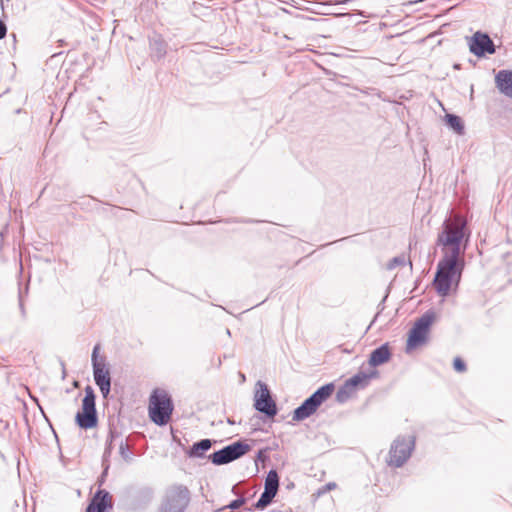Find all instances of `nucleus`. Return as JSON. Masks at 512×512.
I'll use <instances>...</instances> for the list:
<instances>
[{
    "mask_svg": "<svg viewBox=\"0 0 512 512\" xmlns=\"http://www.w3.org/2000/svg\"><path fill=\"white\" fill-rule=\"evenodd\" d=\"M334 390L335 385L332 382L320 386L294 409L292 413V420L300 422L312 416L318 408L330 398Z\"/></svg>",
    "mask_w": 512,
    "mask_h": 512,
    "instance_id": "3",
    "label": "nucleus"
},
{
    "mask_svg": "<svg viewBox=\"0 0 512 512\" xmlns=\"http://www.w3.org/2000/svg\"><path fill=\"white\" fill-rule=\"evenodd\" d=\"M99 422L96 405H82L75 415L76 425L83 430L97 427Z\"/></svg>",
    "mask_w": 512,
    "mask_h": 512,
    "instance_id": "12",
    "label": "nucleus"
},
{
    "mask_svg": "<svg viewBox=\"0 0 512 512\" xmlns=\"http://www.w3.org/2000/svg\"><path fill=\"white\" fill-rule=\"evenodd\" d=\"M6 35H7V25L2 19H0V40L5 38Z\"/></svg>",
    "mask_w": 512,
    "mask_h": 512,
    "instance_id": "33",
    "label": "nucleus"
},
{
    "mask_svg": "<svg viewBox=\"0 0 512 512\" xmlns=\"http://www.w3.org/2000/svg\"><path fill=\"white\" fill-rule=\"evenodd\" d=\"M19 309H20L22 317H25L26 312H25V308H24V304H23V301L21 299V296L19 297Z\"/></svg>",
    "mask_w": 512,
    "mask_h": 512,
    "instance_id": "37",
    "label": "nucleus"
},
{
    "mask_svg": "<svg viewBox=\"0 0 512 512\" xmlns=\"http://www.w3.org/2000/svg\"><path fill=\"white\" fill-rule=\"evenodd\" d=\"M497 89L503 95L512 98V70L502 69L495 75Z\"/></svg>",
    "mask_w": 512,
    "mask_h": 512,
    "instance_id": "15",
    "label": "nucleus"
},
{
    "mask_svg": "<svg viewBox=\"0 0 512 512\" xmlns=\"http://www.w3.org/2000/svg\"><path fill=\"white\" fill-rule=\"evenodd\" d=\"M464 238V225L454 230L445 228L438 235L437 244L445 247H451L450 252H446L438 262L437 270L433 279V287L436 293L441 297L449 295L451 286L454 283L458 286L461 280V274L465 266L461 258V242Z\"/></svg>",
    "mask_w": 512,
    "mask_h": 512,
    "instance_id": "1",
    "label": "nucleus"
},
{
    "mask_svg": "<svg viewBox=\"0 0 512 512\" xmlns=\"http://www.w3.org/2000/svg\"><path fill=\"white\" fill-rule=\"evenodd\" d=\"M29 397L37 405L38 408L41 406L38 397L32 395L31 393L29 394Z\"/></svg>",
    "mask_w": 512,
    "mask_h": 512,
    "instance_id": "38",
    "label": "nucleus"
},
{
    "mask_svg": "<svg viewBox=\"0 0 512 512\" xmlns=\"http://www.w3.org/2000/svg\"><path fill=\"white\" fill-rule=\"evenodd\" d=\"M355 392V389H353L345 380V382L337 390L335 399L338 403L344 404L351 398V396Z\"/></svg>",
    "mask_w": 512,
    "mask_h": 512,
    "instance_id": "21",
    "label": "nucleus"
},
{
    "mask_svg": "<svg viewBox=\"0 0 512 512\" xmlns=\"http://www.w3.org/2000/svg\"><path fill=\"white\" fill-rule=\"evenodd\" d=\"M227 423L230 424V425H234L235 424V421L231 418H227Z\"/></svg>",
    "mask_w": 512,
    "mask_h": 512,
    "instance_id": "41",
    "label": "nucleus"
},
{
    "mask_svg": "<svg viewBox=\"0 0 512 512\" xmlns=\"http://www.w3.org/2000/svg\"><path fill=\"white\" fill-rule=\"evenodd\" d=\"M346 15H347L346 13H340L338 16H340V17H344V16H346Z\"/></svg>",
    "mask_w": 512,
    "mask_h": 512,
    "instance_id": "45",
    "label": "nucleus"
},
{
    "mask_svg": "<svg viewBox=\"0 0 512 512\" xmlns=\"http://www.w3.org/2000/svg\"><path fill=\"white\" fill-rule=\"evenodd\" d=\"M250 449L249 444L238 440L213 452L208 456V459L212 464L221 466L241 458L248 453Z\"/></svg>",
    "mask_w": 512,
    "mask_h": 512,
    "instance_id": "7",
    "label": "nucleus"
},
{
    "mask_svg": "<svg viewBox=\"0 0 512 512\" xmlns=\"http://www.w3.org/2000/svg\"><path fill=\"white\" fill-rule=\"evenodd\" d=\"M332 487H335V483H328L327 484V488L328 489H331Z\"/></svg>",
    "mask_w": 512,
    "mask_h": 512,
    "instance_id": "42",
    "label": "nucleus"
},
{
    "mask_svg": "<svg viewBox=\"0 0 512 512\" xmlns=\"http://www.w3.org/2000/svg\"><path fill=\"white\" fill-rule=\"evenodd\" d=\"M119 422V419L109 418L107 439L113 443L122 436V431L118 427Z\"/></svg>",
    "mask_w": 512,
    "mask_h": 512,
    "instance_id": "24",
    "label": "nucleus"
},
{
    "mask_svg": "<svg viewBox=\"0 0 512 512\" xmlns=\"http://www.w3.org/2000/svg\"><path fill=\"white\" fill-rule=\"evenodd\" d=\"M240 378H243L245 380V375L244 374H241L240 375Z\"/></svg>",
    "mask_w": 512,
    "mask_h": 512,
    "instance_id": "47",
    "label": "nucleus"
},
{
    "mask_svg": "<svg viewBox=\"0 0 512 512\" xmlns=\"http://www.w3.org/2000/svg\"><path fill=\"white\" fill-rule=\"evenodd\" d=\"M435 318V311L429 309L415 321L414 325L408 332L405 349L407 353L427 342L428 334Z\"/></svg>",
    "mask_w": 512,
    "mask_h": 512,
    "instance_id": "4",
    "label": "nucleus"
},
{
    "mask_svg": "<svg viewBox=\"0 0 512 512\" xmlns=\"http://www.w3.org/2000/svg\"><path fill=\"white\" fill-rule=\"evenodd\" d=\"M453 368L456 372L463 373L466 371V363L461 357H455L453 360Z\"/></svg>",
    "mask_w": 512,
    "mask_h": 512,
    "instance_id": "29",
    "label": "nucleus"
},
{
    "mask_svg": "<svg viewBox=\"0 0 512 512\" xmlns=\"http://www.w3.org/2000/svg\"><path fill=\"white\" fill-rule=\"evenodd\" d=\"M190 491L182 485L176 484L167 489L158 512H184L190 503Z\"/></svg>",
    "mask_w": 512,
    "mask_h": 512,
    "instance_id": "5",
    "label": "nucleus"
},
{
    "mask_svg": "<svg viewBox=\"0 0 512 512\" xmlns=\"http://www.w3.org/2000/svg\"><path fill=\"white\" fill-rule=\"evenodd\" d=\"M39 410H40L41 415H42V416H43V418L45 419V421L49 424V426H51V427H52V424H51V422H50V420H49L48 416L46 415V413H45V411H44V409H43V407H42V406H40V407H39Z\"/></svg>",
    "mask_w": 512,
    "mask_h": 512,
    "instance_id": "36",
    "label": "nucleus"
},
{
    "mask_svg": "<svg viewBox=\"0 0 512 512\" xmlns=\"http://www.w3.org/2000/svg\"><path fill=\"white\" fill-rule=\"evenodd\" d=\"M276 495L277 492L264 488V491L261 493L259 499L248 510H264L272 503Z\"/></svg>",
    "mask_w": 512,
    "mask_h": 512,
    "instance_id": "19",
    "label": "nucleus"
},
{
    "mask_svg": "<svg viewBox=\"0 0 512 512\" xmlns=\"http://www.w3.org/2000/svg\"><path fill=\"white\" fill-rule=\"evenodd\" d=\"M267 452H268V448L260 449L257 453V460L261 461V462L267 461L269 459Z\"/></svg>",
    "mask_w": 512,
    "mask_h": 512,
    "instance_id": "32",
    "label": "nucleus"
},
{
    "mask_svg": "<svg viewBox=\"0 0 512 512\" xmlns=\"http://www.w3.org/2000/svg\"><path fill=\"white\" fill-rule=\"evenodd\" d=\"M154 499V490L150 486L135 488L130 494L129 506L134 511L146 509Z\"/></svg>",
    "mask_w": 512,
    "mask_h": 512,
    "instance_id": "11",
    "label": "nucleus"
},
{
    "mask_svg": "<svg viewBox=\"0 0 512 512\" xmlns=\"http://www.w3.org/2000/svg\"><path fill=\"white\" fill-rule=\"evenodd\" d=\"M58 42H59L60 46L64 45V40L60 39Z\"/></svg>",
    "mask_w": 512,
    "mask_h": 512,
    "instance_id": "44",
    "label": "nucleus"
},
{
    "mask_svg": "<svg viewBox=\"0 0 512 512\" xmlns=\"http://www.w3.org/2000/svg\"><path fill=\"white\" fill-rule=\"evenodd\" d=\"M86 512H105V511L101 510L98 506H95V505L89 503V505L86 508Z\"/></svg>",
    "mask_w": 512,
    "mask_h": 512,
    "instance_id": "35",
    "label": "nucleus"
},
{
    "mask_svg": "<svg viewBox=\"0 0 512 512\" xmlns=\"http://www.w3.org/2000/svg\"><path fill=\"white\" fill-rule=\"evenodd\" d=\"M8 232V226L5 225L1 230H0V250L2 249V245H3V239L5 237V235L7 234Z\"/></svg>",
    "mask_w": 512,
    "mask_h": 512,
    "instance_id": "34",
    "label": "nucleus"
},
{
    "mask_svg": "<svg viewBox=\"0 0 512 512\" xmlns=\"http://www.w3.org/2000/svg\"><path fill=\"white\" fill-rule=\"evenodd\" d=\"M387 297H388V292L386 293V295L383 297L382 301L378 305V308L380 311H382L384 309V303H385Z\"/></svg>",
    "mask_w": 512,
    "mask_h": 512,
    "instance_id": "39",
    "label": "nucleus"
},
{
    "mask_svg": "<svg viewBox=\"0 0 512 512\" xmlns=\"http://www.w3.org/2000/svg\"><path fill=\"white\" fill-rule=\"evenodd\" d=\"M346 381L353 389H355V391L358 389H365L369 385L365 377L364 371L357 372L352 377L348 378Z\"/></svg>",
    "mask_w": 512,
    "mask_h": 512,
    "instance_id": "23",
    "label": "nucleus"
},
{
    "mask_svg": "<svg viewBox=\"0 0 512 512\" xmlns=\"http://www.w3.org/2000/svg\"><path fill=\"white\" fill-rule=\"evenodd\" d=\"M445 125L457 135L465 134V125L462 118L456 114L447 113L444 116Z\"/></svg>",
    "mask_w": 512,
    "mask_h": 512,
    "instance_id": "18",
    "label": "nucleus"
},
{
    "mask_svg": "<svg viewBox=\"0 0 512 512\" xmlns=\"http://www.w3.org/2000/svg\"><path fill=\"white\" fill-rule=\"evenodd\" d=\"M232 492H233V493H236V487H235V486H233V488H232Z\"/></svg>",
    "mask_w": 512,
    "mask_h": 512,
    "instance_id": "46",
    "label": "nucleus"
},
{
    "mask_svg": "<svg viewBox=\"0 0 512 512\" xmlns=\"http://www.w3.org/2000/svg\"><path fill=\"white\" fill-rule=\"evenodd\" d=\"M279 475L276 469H270L265 477L264 488L275 491L279 490Z\"/></svg>",
    "mask_w": 512,
    "mask_h": 512,
    "instance_id": "22",
    "label": "nucleus"
},
{
    "mask_svg": "<svg viewBox=\"0 0 512 512\" xmlns=\"http://www.w3.org/2000/svg\"><path fill=\"white\" fill-rule=\"evenodd\" d=\"M11 36L13 37V47L15 48V45H16V34L15 33H12Z\"/></svg>",
    "mask_w": 512,
    "mask_h": 512,
    "instance_id": "40",
    "label": "nucleus"
},
{
    "mask_svg": "<svg viewBox=\"0 0 512 512\" xmlns=\"http://www.w3.org/2000/svg\"><path fill=\"white\" fill-rule=\"evenodd\" d=\"M415 442L414 435L398 436L391 444L388 465L396 468L402 467L415 449Z\"/></svg>",
    "mask_w": 512,
    "mask_h": 512,
    "instance_id": "6",
    "label": "nucleus"
},
{
    "mask_svg": "<svg viewBox=\"0 0 512 512\" xmlns=\"http://www.w3.org/2000/svg\"><path fill=\"white\" fill-rule=\"evenodd\" d=\"M100 344H96L91 355L93 378L96 385L111 383L109 368L105 357H99Z\"/></svg>",
    "mask_w": 512,
    "mask_h": 512,
    "instance_id": "10",
    "label": "nucleus"
},
{
    "mask_svg": "<svg viewBox=\"0 0 512 512\" xmlns=\"http://www.w3.org/2000/svg\"><path fill=\"white\" fill-rule=\"evenodd\" d=\"M247 502V499L245 497H238L234 500H232L228 505H226L223 509H231L236 510L240 508L242 505H244Z\"/></svg>",
    "mask_w": 512,
    "mask_h": 512,
    "instance_id": "28",
    "label": "nucleus"
},
{
    "mask_svg": "<svg viewBox=\"0 0 512 512\" xmlns=\"http://www.w3.org/2000/svg\"><path fill=\"white\" fill-rule=\"evenodd\" d=\"M391 357L392 352L389 343H383L382 345L378 346L377 348L371 351L368 358V364L369 366L376 368L380 365L389 362Z\"/></svg>",
    "mask_w": 512,
    "mask_h": 512,
    "instance_id": "14",
    "label": "nucleus"
},
{
    "mask_svg": "<svg viewBox=\"0 0 512 512\" xmlns=\"http://www.w3.org/2000/svg\"><path fill=\"white\" fill-rule=\"evenodd\" d=\"M103 398H107L111 391V383L97 385Z\"/></svg>",
    "mask_w": 512,
    "mask_h": 512,
    "instance_id": "30",
    "label": "nucleus"
},
{
    "mask_svg": "<svg viewBox=\"0 0 512 512\" xmlns=\"http://www.w3.org/2000/svg\"><path fill=\"white\" fill-rule=\"evenodd\" d=\"M214 443H216V441L212 439H201L194 442L186 453L190 458H204L205 453L210 450Z\"/></svg>",
    "mask_w": 512,
    "mask_h": 512,
    "instance_id": "16",
    "label": "nucleus"
},
{
    "mask_svg": "<svg viewBox=\"0 0 512 512\" xmlns=\"http://www.w3.org/2000/svg\"><path fill=\"white\" fill-rule=\"evenodd\" d=\"M91 504L98 506L101 510L108 512L113 508V502L110 493L105 489H98L94 494Z\"/></svg>",
    "mask_w": 512,
    "mask_h": 512,
    "instance_id": "17",
    "label": "nucleus"
},
{
    "mask_svg": "<svg viewBox=\"0 0 512 512\" xmlns=\"http://www.w3.org/2000/svg\"><path fill=\"white\" fill-rule=\"evenodd\" d=\"M253 406L255 410L269 419H273L278 414L276 401L273 399L268 385L261 380L256 383Z\"/></svg>",
    "mask_w": 512,
    "mask_h": 512,
    "instance_id": "8",
    "label": "nucleus"
},
{
    "mask_svg": "<svg viewBox=\"0 0 512 512\" xmlns=\"http://www.w3.org/2000/svg\"><path fill=\"white\" fill-rule=\"evenodd\" d=\"M168 44L161 34L153 32L149 36V51L150 57L153 61L163 59L167 54Z\"/></svg>",
    "mask_w": 512,
    "mask_h": 512,
    "instance_id": "13",
    "label": "nucleus"
},
{
    "mask_svg": "<svg viewBox=\"0 0 512 512\" xmlns=\"http://www.w3.org/2000/svg\"><path fill=\"white\" fill-rule=\"evenodd\" d=\"M380 376L379 371L375 368L370 370L369 372H365V377L367 379L368 384L370 383V380L376 379Z\"/></svg>",
    "mask_w": 512,
    "mask_h": 512,
    "instance_id": "31",
    "label": "nucleus"
},
{
    "mask_svg": "<svg viewBox=\"0 0 512 512\" xmlns=\"http://www.w3.org/2000/svg\"><path fill=\"white\" fill-rule=\"evenodd\" d=\"M469 50L478 58L485 57L487 54H494L496 46L491 37L481 31L475 32L469 39Z\"/></svg>",
    "mask_w": 512,
    "mask_h": 512,
    "instance_id": "9",
    "label": "nucleus"
},
{
    "mask_svg": "<svg viewBox=\"0 0 512 512\" xmlns=\"http://www.w3.org/2000/svg\"><path fill=\"white\" fill-rule=\"evenodd\" d=\"M112 451H113V442L106 439L105 441V447H104V452H103V455H102V468H103V471L101 473V481H100V485L104 482V479L105 477L107 476L108 474V471H109V468H110V457L112 455Z\"/></svg>",
    "mask_w": 512,
    "mask_h": 512,
    "instance_id": "20",
    "label": "nucleus"
},
{
    "mask_svg": "<svg viewBox=\"0 0 512 512\" xmlns=\"http://www.w3.org/2000/svg\"><path fill=\"white\" fill-rule=\"evenodd\" d=\"M406 263V258L404 255L393 257L387 264V269L392 270L397 266H403Z\"/></svg>",
    "mask_w": 512,
    "mask_h": 512,
    "instance_id": "27",
    "label": "nucleus"
},
{
    "mask_svg": "<svg viewBox=\"0 0 512 512\" xmlns=\"http://www.w3.org/2000/svg\"><path fill=\"white\" fill-rule=\"evenodd\" d=\"M119 454L126 463H131L134 459V453L132 449L129 447L127 441H120Z\"/></svg>",
    "mask_w": 512,
    "mask_h": 512,
    "instance_id": "25",
    "label": "nucleus"
},
{
    "mask_svg": "<svg viewBox=\"0 0 512 512\" xmlns=\"http://www.w3.org/2000/svg\"><path fill=\"white\" fill-rule=\"evenodd\" d=\"M84 392L85 395L82 399V405H96V394L92 386L87 385Z\"/></svg>",
    "mask_w": 512,
    "mask_h": 512,
    "instance_id": "26",
    "label": "nucleus"
},
{
    "mask_svg": "<svg viewBox=\"0 0 512 512\" xmlns=\"http://www.w3.org/2000/svg\"><path fill=\"white\" fill-rule=\"evenodd\" d=\"M293 487H294V483H290L289 485H287V488H288V489H291V488H293Z\"/></svg>",
    "mask_w": 512,
    "mask_h": 512,
    "instance_id": "43",
    "label": "nucleus"
},
{
    "mask_svg": "<svg viewBox=\"0 0 512 512\" xmlns=\"http://www.w3.org/2000/svg\"><path fill=\"white\" fill-rule=\"evenodd\" d=\"M174 404L171 396L164 390L155 389L149 399V418L158 426H165L171 419Z\"/></svg>",
    "mask_w": 512,
    "mask_h": 512,
    "instance_id": "2",
    "label": "nucleus"
}]
</instances>
